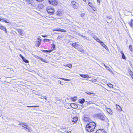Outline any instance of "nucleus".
I'll return each mask as SVG.
<instances>
[{
	"mask_svg": "<svg viewBox=\"0 0 133 133\" xmlns=\"http://www.w3.org/2000/svg\"><path fill=\"white\" fill-rule=\"evenodd\" d=\"M96 125V123L95 122H90L86 125V130L88 132H92L94 130Z\"/></svg>",
	"mask_w": 133,
	"mask_h": 133,
	"instance_id": "1",
	"label": "nucleus"
},
{
	"mask_svg": "<svg viewBox=\"0 0 133 133\" xmlns=\"http://www.w3.org/2000/svg\"><path fill=\"white\" fill-rule=\"evenodd\" d=\"M66 66L68 67L69 68H70L72 67V65L71 64H68L66 65Z\"/></svg>",
	"mask_w": 133,
	"mask_h": 133,
	"instance_id": "37",
	"label": "nucleus"
},
{
	"mask_svg": "<svg viewBox=\"0 0 133 133\" xmlns=\"http://www.w3.org/2000/svg\"><path fill=\"white\" fill-rule=\"evenodd\" d=\"M83 120L85 122H87L89 120H90V118L88 115H84L83 117Z\"/></svg>",
	"mask_w": 133,
	"mask_h": 133,
	"instance_id": "6",
	"label": "nucleus"
},
{
	"mask_svg": "<svg viewBox=\"0 0 133 133\" xmlns=\"http://www.w3.org/2000/svg\"><path fill=\"white\" fill-rule=\"evenodd\" d=\"M105 68L108 70L110 72H112V70L110 69V68L108 66H107Z\"/></svg>",
	"mask_w": 133,
	"mask_h": 133,
	"instance_id": "30",
	"label": "nucleus"
},
{
	"mask_svg": "<svg viewBox=\"0 0 133 133\" xmlns=\"http://www.w3.org/2000/svg\"><path fill=\"white\" fill-rule=\"evenodd\" d=\"M61 12L60 11H57V15L58 16H60L61 15Z\"/></svg>",
	"mask_w": 133,
	"mask_h": 133,
	"instance_id": "35",
	"label": "nucleus"
},
{
	"mask_svg": "<svg viewBox=\"0 0 133 133\" xmlns=\"http://www.w3.org/2000/svg\"><path fill=\"white\" fill-rule=\"evenodd\" d=\"M80 76L82 77L83 78H89L91 77L90 76H89V75L88 74H79Z\"/></svg>",
	"mask_w": 133,
	"mask_h": 133,
	"instance_id": "10",
	"label": "nucleus"
},
{
	"mask_svg": "<svg viewBox=\"0 0 133 133\" xmlns=\"http://www.w3.org/2000/svg\"><path fill=\"white\" fill-rule=\"evenodd\" d=\"M78 35H79V36H83V35H82L81 34H78Z\"/></svg>",
	"mask_w": 133,
	"mask_h": 133,
	"instance_id": "55",
	"label": "nucleus"
},
{
	"mask_svg": "<svg viewBox=\"0 0 133 133\" xmlns=\"http://www.w3.org/2000/svg\"><path fill=\"white\" fill-rule=\"evenodd\" d=\"M46 35H42V36H43V37H46Z\"/></svg>",
	"mask_w": 133,
	"mask_h": 133,
	"instance_id": "59",
	"label": "nucleus"
},
{
	"mask_svg": "<svg viewBox=\"0 0 133 133\" xmlns=\"http://www.w3.org/2000/svg\"><path fill=\"white\" fill-rule=\"evenodd\" d=\"M133 73H132V71H131L130 72V73H129V74L131 75V74H132Z\"/></svg>",
	"mask_w": 133,
	"mask_h": 133,
	"instance_id": "58",
	"label": "nucleus"
},
{
	"mask_svg": "<svg viewBox=\"0 0 133 133\" xmlns=\"http://www.w3.org/2000/svg\"><path fill=\"white\" fill-rule=\"evenodd\" d=\"M77 99V97H76L71 98V99H72V101L74 102Z\"/></svg>",
	"mask_w": 133,
	"mask_h": 133,
	"instance_id": "26",
	"label": "nucleus"
},
{
	"mask_svg": "<svg viewBox=\"0 0 133 133\" xmlns=\"http://www.w3.org/2000/svg\"><path fill=\"white\" fill-rule=\"evenodd\" d=\"M70 105L71 107L74 109L78 107V105L77 104H75V103H72Z\"/></svg>",
	"mask_w": 133,
	"mask_h": 133,
	"instance_id": "12",
	"label": "nucleus"
},
{
	"mask_svg": "<svg viewBox=\"0 0 133 133\" xmlns=\"http://www.w3.org/2000/svg\"><path fill=\"white\" fill-rule=\"evenodd\" d=\"M0 28L3 30H5L6 29L5 28L4 26H3L2 25H0Z\"/></svg>",
	"mask_w": 133,
	"mask_h": 133,
	"instance_id": "24",
	"label": "nucleus"
},
{
	"mask_svg": "<svg viewBox=\"0 0 133 133\" xmlns=\"http://www.w3.org/2000/svg\"><path fill=\"white\" fill-rule=\"evenodd\" d=\"M52 49L53 50L55 48V45L54 44H53L52 45Z\"/></svg>",
	"mask_w": 133,
	"mask_h": 133,
	"instance_id": "44",
	"label": "nucleus"
},
{
	"mask_svg": "<svg viewBox=\"0 0 133 133\" xmlns=\"http://www.w3.org/2000/svg\"><path fill=\"white\" fill-rule=\"evenodd\" d=\"M38 40L37 41V45L38 47H39L41 44V42L42 40L41 39H39V38H37Z\"/></svg>",
	"mask_w": 133,
	"mask_h": 133,
	"instance_id": "14",
	"label": "nucleus"
},
{
	"mask_svg": "<svg viewBox=\"0 0 133 133\" xmlns=\"http://www.w3.org/2000/svg\"><path fill=\"white\" fill-rule=\"evenodd\" d=\"M83 1L84 2H86V0H83Z\"/></svg>",
	"mask_w": 133,
	"mask_h": 133,
	"instance_id": "63",
	"label": "nucleus"
},
{
	"mask_svg": "<svg viewBox=\"0 0 133 133\" xmlns=\"http://www.w3.org/2000/svg\"><path fill=\"white\" fill-rule=\"evenodd\" d=\"M4 22H5V23H9L6 20H4Z\"/></svg>",
	"mask_w": 133,
	"mask_h": 133,
	"instance_id": "57",
	"label": "nucleus"
},
{
	"mask_svg": "<svg viewBox=\"0 0 133 133\" xmlns=\"http://www.w3.org/2000/svg\"><path fill=\"white\" fill-rule=\"evenodd\" d=\"M80 51L82 52L83 53L84 52V50L82 48H78L77 49Z\"/></svg>",
	"mask_w": 133,
	"mask_h": 133,
	"instance_id": "21",
	"label": "nucleus"
},
{
	"mask_svg": "<svg viewBox=\"0 0 133 133\" xmlns=\"http://www.w3.org/2000/svg\"><path fill=\"white\" fill-rule=\"evenodd\" d=\"M95 116L96 118H100L101 120L103 121L108 119L105 116L104 114H102L101 113L95 114Z\"/></svg>",
	"mask_w": 133,
	"mask_h": 133,
	"instance_id": "2",
	"label": "nucleus"
},
{
	"mask_svg": "<svg viewBox=\"0 0 133 133\" xmlns=\"http://www.w3.org/2000/svg\"><path fill=\"white\" fill-rule=\"evenodd\" d=\"M68 133H71V132L70 131H69V132H68Z\"/></svg>",
	"mask_w": 133,
	"mask_h": 133,
	"instance_id": "62",
	"label": "nucleus"
},
{
	"mask_svg": "<svg viewBox=\"0 0 133 133\" xmlns=\"http://www.w3.org/2000/svg\"><path fill=\"white\" fill-rule=\"evenodd\" d=\"M69 122H70H70H71V123H72V122H71V120H70V121H69Z\"/></svg>",
	"mask_w": 133,
	"mask_h": 133,
	"instance_id": "61",
	"label": "nucleus"
},
{
	"mask_svg": "<svg viewBox=\"0 0 133 133\" xmlns=\"http://www.w3.org/2000/svg\"><path fill=\"white\" fill-rule=\"evenodd\" d=\"M27 2L29 4H30L31 5H33L34 4L33 0H26Z\"/></svg>",
	"mask_w": 133,
	"mask_h": 133,
	"instance_id": "15",
	"label": "nucleus"
},
{
	"mask_svg": "<svg viewBox=\"0 0 133 133\" xmlns=\"http://www.w3.org/2000/svg\"><path fill=\"white\" fill-rule=\"evenodd\" d=\"M78 117H74L72 118L71 120V122H72V123L70 122V124L71 125L74 124V123H75L78 120Z\"/></svg>",
	"mask_w": 133,
	"mask_h": 133,
	"instance_id": "5",
	"label": "nucleus"
},
{
	"mask_svg": "<svg viewBox=\"0 0 133 133\" xmlns=\"http://www.w3.org/2000/svg\"><path fill=\"white\" fill-rule=\"evenodd\" d=\"M87 93L89 95H90L91 94H93V93H91L90 92H87Z\"/></svg>",
	"mask_w": 133,
	"mask_h": 133,
	"instance_id": "49",
	"label": "nucleus"
},
{
	"mask_svg": "<svg viewBox=\"0 0 133 133\" xmlns=\"http://www.w3.org/2000/svg\"><path fill=\"white\" fill-rule=\"evenodd\" d=\"M93 38L96 40H97V39L98 38H97V37L96 36H95V35L93 36Z\"/></svg>",
	"mask_w": 133,
	"mask_h": 133,
	"instance_id": "41",
	"label": "nucleus"
},
{
	"mask_svg": "<svg viewBox=\"0 0 133 133\" xmlns=\"http://www.w3.org/2000/svg\"><path fill=\"white\" fill-rule=\"evenodd\" d=\"M78 101L79 103L82 104L85 102V99L84 98L80 99Z\"/></svg>",
	"mask_w": 133,
	"mask_h": 133,
	"instance_id": "19",
	"label": "nucleus"
},
{
	"mask_svg": "<svg viewBox=\"0 0 133 133\" xmlns=\"http://www.w3.org/2000/svg\"><path fill=\"white\" fill-rule=\"evenodd\" d=\"M19 125H22V127L28 129V131H30L29 127L28 125H26V123H21L19 124Z\"/></svg>",
	"mask_w": 133,
	"mask_h": 133,
	"instance_id": "4",
	"label": "nucleus"
},
{
	"mask_svg": "<svg viewBox=\"0 0 133 133\" xmlns=\"http://www.w3.org/2000/svg\"><path fill=\"white\" fill-rule=\"evenodd\" d=\"M60 78V79H62L64 81H70V80L69 79H65V78Z\"/></svg>",
	"mask_w": 133,
	"mask_h": 133,
	"instance_id": "23",
	"label": "nucleus"
},
{
	"mask_svg": "<svg viewBox=\"0 0 133 133\" xmlns=\"http://www.w3.org/2000/svg\"><path fill=\"white\" fill-rule=\"evenodd\" d=\"M95 133H106V132L104 130L100 129L97 130Z\"/></svg>",
	"mask_w": 133,
	"mask_h": 133,
	"instance_id": "11",
	"label": "nucleus"
},
{
	"mask_svg": "<svg viewBox=\"0 0 133 133\" xmlns=\"http://www.w3.org/2000/svg\"><path fill=\"white\" fill-rule=\"evenodd\" d=\"M41 51L44 52H48V50H42Z\"/></svg>",
	"mask_w": 133,
	"mask_h": 133,
	"instance_id": "39",
	"label": "nucleus"
},
{
	"mask_svg": "<svg viewBox=\"0 0 133 133\" xmlns=\"http://www.w3.org/2000/svg\"><path fill=\"white\" fill-rule=\"evenodd\" d=\"M58 83L62 85H63V82H62L60 80H58Z\"/></svg>",
	"mask_w": 133,
	"mask_h": 133,
	"instance_id": "27",
	"label": "nucleus"
},
{
	"mask_svg": "<svg viewBox=\"0 0 133 133\" xmlns=\"http://www.w3.org/2000/svg\"><path fill=\"white\" fill-rule=\"evenodd\" d=\"M34 57L37 58L38 59H40L41 61L43 62H44L46 63H48L49 62L48 61L44 59H43L42 58L38 56H35Z\"/></svg>",
	"mask_w": 133,
	"mask_h": 133,
	"instance_id": "9",
	"label": "nucleus"
},
{
	"mask_svg": "<svg viewBox=\"0 0 133 133\" xmlns=\"http://www.w3.org/2000/svg\"><path fill=\"white\" fill-rule=\"evenodd\" d=\"M72 46L77 49L78 48L79 45L76 43H74L72 44Z\"/></svg>",
	"mask_w": 133,
	"mask_h": 133,
	"instance_id": "13",
	"label": "nucleus"
},
{
	"mask_svg": "<svg viewBox=\"0 0 133 133\" xmlns=\"http://www.w3.org/2000/svg\"><path fill=\"white\" fill-rule=\"evenodd\" d=\"M23 61L26 63H29V61L28 60L26 59L25 58L22 59Z\"/></svg>",
	"mask_w": 133,
	"mask_h": 133,
	"instance_id": "25",
	"label": "nucleus"
},
{
	"mask_svg": "<svg viewBox=\"0 0 133 133\" xmlns=\"http://www.w3.org/2000/svg\"><path fill=\"white\" fill-rule=\"evenodd\" d=\"M103 47H104L107 50H108L107 47L105 45L104 46H103Z\"/></svg>",
	"mask_w": 133,
	"mask_h": 133,
	"instance_id": "45",
	"label": "nucleus"
},
{
	"mask_svg": "<svg viewBox=\"0 0 133 133\" xmlns=\"http://www.w3.org/2000/svg\"><path fill=\"white\" fill-rule=\"evenodd\" d=\"M116 108L117 110H118L120 111H122V108L119 105L116 104Z\"/></svg>",
	"mask_w": 133,
	"mask_h": 133,
	"instance_id": "16",
	"label": "nucleus"
},
{
	"mask_svg": "<svg viewBox=\"0 0 133 133\" xmlns=\"http://www.w3.org/2000/svg\"><path fill=\"white\" fill-rule=\"evenodd\" d=\"M18 33L21 35H22L23 34V31L21 29H18Z\"/></svg>",
	"mask_w": 133,
	"mask_h": 133,
	"instance_id": "22",
	"label": "nucleus"
},
{
	"mask_svg": "<svg viewBox=\"0 0 133 133\" xmlns=\"http://www.w3.org/2000/svg\"><path fill=\"white\" fill-rule=\"evenodd\" d=\"M5 30V32H7L6 31V29Z\"/></svg>",
	"mask_w": 133,
	"mask_h": 133,
	"instance_id": "64",
	"label": "nucleus"
},
{
	"mask_svg": "<svg viewBox=\"0 0 133 133\" xmlns=\"http://www.w3.org/2000/svg\"><path fill=\"white\" fill-rule=\"evenodd\" d=\"M129 24L130 26L132 28L133 26V20L131 19V21L129 22Z\"/></svg>",
	"mask_w": 133,
	"mask_h": 133,
	"instance_id": "18",
	"label": "nucleus"
},
{
	"mask_svg": "<svg viewBox=\"0 0 133 133\" xmlns=\"http://www.w3.org/2000/svg\"><path fill=\"white\" fill-rule=\"evenodd\" d=\"M103 65H104L105 66V68H106V66H107L106 65H105V64L104 63V64H103Z\"/></svg>",
	"mask_w": 133,
	"mask_h": 133,
	"instance_id": "60",
	"label": "nucleus"
},
{
	"mask_svg": "<svg viewBox=\"0 0 133 133\" xmlns=\"http://www.w3.org/2000/svg\"><path fill=\"white\" fill-rule=\"evenodd\" d=\"M46 10L49 14L52 15L54 14V9L51 7H48L46 9Z\"/></svg>",
	"mask_w": 133,
	"mask_h": 133,
	"instance_id": "3",
	"label": "nucleus"
},
{
	"mask_svg": "<svg viewBox=\"0 0 133 133\" xmlns=\"http://www.w3.org/2000/svg\"><path fill=\"white\" fill-rule=\"evenodd\" d=\"M120 53L122 55V58L123 59H125L126 58V57L125 56L124 54L123 53V52L122 51H120Z\"/></svg>",
	"mask_w": 133,
	"mask_h": 133,
	"instance_id": "20",
	"label": "nucleus"
},
{
	"mask_svg": "<svg viewBox=\"0 0 133 133\" xmlns=\"http://www.w3.org/2000/svg\"><path fill=\"white\" fill-rule=\"evenodd\" d=\"M106 110L110 114H112V112L111 109L107 108L106 109Z\"/></svg>",
	"mask_w": 133,
	"mask_h": 133,
	"instance_id": "17",
	"label": "nucleus"
},
{
	"mask_svg": "<svg viewBox=\"0 0 133 133\" xmlns=\"http://www.w3.org/2000/svg\"><path fill=\"white\" fill-rule=\"evenodd\" d=\"M97 2L98 3V5H99L100 4V1L99 0H97Z\"/></svg>",
	"mask_w": 133,
	"mask_h": 133,
	"instance_id": "46",
	"label": "nucleus"
},
{
	"mask_svg": "<svg viewBox=\"0 0 133 133\" xmlns=\"http://www.w3.org/2000/svg\"><path fill=\"white\" fill-rule=\"evenodd\" d=\"M131 76L133 79V73L131 74Z\"/></svg>",
	"mask_w": 133,
	"mask_h": 133,
	"instance_id": "54",
	"label": "nucleus"
},
{
	"mask_svg": "<svg viewBox=\"0 0 133 133\" xmlns=\"http://www.w3.org/2000/svg\"><path fill=\"white\" fill-rule=\"evenodd\" d=\"M92 9V10L94 11H95L96 10V8L95 7H94V6L91 8Z\"/></svg>",
	"mask_w": 133,
	"mask_h": 133,
	"instance_id": "40",
	"label": "nucleus"
},
{
	"mask_svg": "<svg viewBox=\"0 0 133 133\" xmlns=\"http://www.w3.org/2000/svg\"><path fill=\"white\" fill-rule=\"evenodd\" d=\"M49 3L54 6H55L57 4V2L55 0H49Z\"/></svg>",
	"mask_w": 133,
	"mask_h": 133,
	"instance_id": "8",
	"label": "nucleus"
},
{
	"mask_svg": "<svg viewBox=\"0 0 133 133\" xmlns=\"http://www.w3.org/2000/svg\"><path fill=\"white\" fill-rule=\"evenodd\" d=\"M4 19H0V21H2V22H4Z\"/></svg>",
	"mask_w": 133,
	"mask_h": 133,
	"instance_id": "50",
	"label": "nucleus"
},
{
	"mask_svg": "<svg viewBox=\"0 0 133 133\" xmlns=\"http://www.w3.org/2000/svg\"><path fill=\"white\" fill-rule=\"evenodd\" d=\"M52 51V50H48V52L50 53V52H51Z\"/></svg>",
	"mask_w": 133,
	"mask_h": 133,
	"instance_id": "52",
	"label": "nucleus"
},
{
	"mask_svg": "<svg viewBox=\"0 0 133 133\" xmlns=\"http://www.w3.org/2000/svg\"><path fill=\"white\" fill-rule=\"evenodd\" d=\"M129 48L130 50L131 51H132V46L131 45H130L129 46Z\"/></svg>",
	"mask_w": 133,
	"mask_h": 133,
	"instance_id": "38",
	"label": "nucleus"
},
{
	"mask_svg": "<svg viewBox=\"0 0 133 133\" xmlns=\"http://www.w3.org/2000/svg\"><path fill=\"white\" fill-rule=\"evenodd\" d=\"M44 0H36L37 1L41 2L43 1Z\"/></svg>",
	"mask_w": 133,
	"mask_h": 133,
	"instance_id": "51",
	"label": "nucleus"
},
{
	"mask_svg": "<svg viewBox=\"0 0 133 133\" xmlns=\"http://www.w3.org/2000/svg\"><path fill=\"white\" fill-rule=\"evenodd\" d=\"M82 37H83L84 39H87V40H88V37L85 36H83Z\"/></svg>",
	"mask_w": 133,
	"mask_h": 133,
	"instance_id": "42",
	"label": "nucleus"
},
{
	"mask_svg": "<svg viewBox=\"0 0 133 133\" xmlns=\"http://www.w3.org/2000/svg\"><path fill=\"white\" fill-rule=\"evenodd\" d=\"M96 41L100 43L102 42L98 38L97 39V40Z\"/></svg>",
	"mask_w": 133,
	"mask_h": 133,
	"instance_id": "36",
	"label": "nucleus"
},
{
	"mask_svg": "<svg viewBox=\"0 0 133 133\" xmlns=\"http://www.w3.org/2000/svg\"><path fill=\"white\" fill-rule=\"evenodd\" d=\"M88 4L89 6H90L91 8H92L93 6L92 4L90 2H89L88 3Z\"/></svg>",
	"mask_w": 133,
	"mask_h": 133,
	"instance_id": "28",
	"label": "nucleus"
},
{
	"mask_svg": "<svg viewBox=\"0 0 133 133\" xmlns=\"http://www.w3.org/2000/svg\"><path fill=\"white\" fill-rule=\"evenodd\" d=\"M63 37V36H60V35H58L57 39H61V38H62Z\"/></svg>",
	"mask_w": 133,
	"mask_h": 133,
	"instance_id": "32",
	"label": "nucleus"
},
{
	"mask_svg": "<svg viewBox=\"0 0 133 133\" xmlns=\"http://www.w3.org/2000/svg\"><path fill=\"white\" fill-rule=\"evenodd\" d=\"M44 41H46V42H49L50 41V40L49 39H44Z\"/></svg>",
	"mask_w": 133,
	"mask_h": 133,
	"instance_id": "47",
	"label": "nucleus"
},
{
	"mask_svg": "<svg viewBox=\"0 0 133 133\" xmlns=\"http://www.w3.org/2000/svg\"><path fill=\"white\" fill-rule=\"evenodd\" d=\"M72 4V5L73 8L75 9H77L78 7V4L75 2L73 1L71 2Z\"/></svg>",
	"mask_w": 133,
	"mask_h": 133,
	"instance_id": "7",
	"label": "nucleus"
},
{
	"mask_svg": "<svg viewBox=\"0 0 133 133\" xmlns=\"http://www.w3.org/2000/svg\"><path fill=\"white\" fill-rule=\"evenodd\" d=\"M43 97V98H44V99H45L46 100L47 99H46V96H44Z\"/></svg>",
	"mask_w": 133,
	"mask_h": 133,
	"instance_id": "56",
	"label": "nucleus"
},
{
	"mask_svg": "<svg viewBox=\"0 0 133 133\" xmlns=\"http://www.w3.org/2000/svg\"><path fill=\"white\" fill-rule=\"evenodd\" d=\"M27 107H39L38 106H36V105H34V106H27Z\"/></svg>",
	"mask_w": 133,
	"mask_h": 133,
	"instance_id": "29",
	"label": "nucleus"
},
{
	"mask_svg": "<svg viewBox=\"0 0 133 133\" xmlns=\"http://www.w3.org/2000/svg\"><path fill=\"white\" fill-rule=\"evenodd\" d=\"M108 86L111 88H112L113 86L112 84H108Z\"/></svg>",
	"mask_w": 133,
	"mask_h": 133,
	"instance_id": "31",
	"label": "nucleus"
},
{
	"mask_svg": "<svg viewBox=\"0 0 133 133\" xmlns=\"http://www.w3.org/2000/svg\"><path fill=\"white\" fill-rule=\"evenodd\" d=\"M89 103H88V104H91V103H92V102H89Z\"/></svg>",
	"mask_w": 133,
	"mask_h": 133,
	"instance_id": "53",
	"label": "nucleus"
},
{
	"mask_svg": "<svg viewBox=\"0 0 133 133\" xmlns=\"http://www.w3.org/2000/svg\"><path fill=\"white\" fill-rule=\"evenodd\" d=\"M60 31H61V32H66V31L64 29H60Z\"/></svg>",
	"mask_w": 133,
	"mask_h": 133,
	"instance_id": "33",
	"label": "nucleus"
},
{
	"mask_svg": "<svg viewBox=\"0 0 133 133\" xmlns=\"http://www.w3.org/2000/svg\"><path fill=\"white\" fill-rule=\"evenodd\" d=\"M19 56L21 57L22 59H23V58H24V57L21 54H20Z\"/></svg>",
	"mask_w": 133,
	"mask_h": 133,
	"instance_id": "48",
	"label": "nucleus"
},
{
	"mask_svg": "<svg viewBox=\"0 0 133 133\" xmlns=\"http://www.w3.org/2000/svg\"><path fill=\"white\" fill-rule=\"evenodd\" d=\"M100 44H101V45L103 46H104L105 45V44L104 43L102 42Z\"/></svg>",
	"mask_w": 133,
	"mask_h": 133,
	"instance_id": "43",
	"label": "nucleus"
},
{
	"mask_svg": "<svg viewBox=\"0 0 133 133\" xmlns=\"http://www.w3.org/2000/svg\"><path fill=\"white\" fill-rule=\"evenodd\" d=\"M60 28H57L55 29H53V30L54 31H60Z\"/></svg>",
	"mask_w": 133,
	"mask_h": 133,
	"instance_id": "34",
	"label": "nucleus"
}]
</instances>
